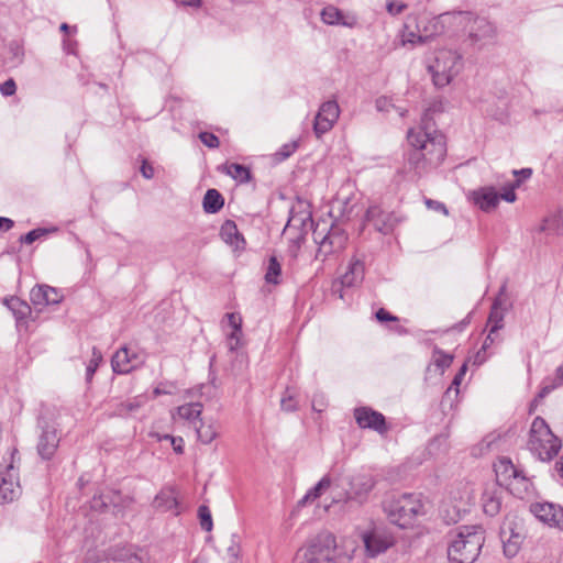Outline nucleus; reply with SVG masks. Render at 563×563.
<instances>
[{
    "instance_id": "obj_37",
    "label": "nucleus",
    "mask_w": 563,
    "mask_h": 563,
    "mask_svg": "<svg viewBox=\"0 0 563 563\" xmlns=\"http://www.w3.org/2000/svg\"><path fill=\"white\" fill-rule=\"evenodd\" d=\"M321 20L329 25L342 24L345 26H353V23L344 21L343 13L333 5H328L321 11Z\"/></svg>"
},
{
    "instance_id": "obj_20",
    "label": "nucleus",
    "mask_w": 563,
    "mask_h": 563,
    "mask_svg": "<svg viewBox=\"0 0 563 563\" xmlns=\"http://www.w3.org/2000/svg\"><path fill=\"white\" fill-rule=\"evenodd\" d=\"M139 364V358L135 353H132L128 347L118 350L111 360V366L114 373L128 374L134 369Z\"/></svg>"
},
{
    "instance_id": "obj_8",
    "label": "nucleus",
    "mask_w": 563,
    "mask_h": 563,
    "mask_svg": "<svg viewBox=\"0 0 563 563\" xmlns=\"http://www.w3.org/2000/svg\"><path fill=\"white\" fill-rule=\"evenodd\" d=\"M360 538L364 543L366 556L372 559L385 553L395 544L394 536L385 527L375 523L361 531Z\"/></svg>"
},
{
    "instance_id": "obj_58",
    "label": "nucleus",
    "mask_w": 563,
    "mask_h": 563,
    "mask_svg": "<svg viewBox=\"0 0 563 563\" xmlns=\"http://www.w3.org/2000/svg\"><path fill=\"white\" fill-rule=\"evenodd\" d=\"M141 174L146 179H152L154 177V167L145 159L141 166Z\"/></svg>"
},
{
    "instance_id": "obj_15",
    "label": "nucleus",
    "mask_w": 563,
    "mask_h": 563,
    "mask_svg": "<svg viewBox=\"0 0 563 563\" xmlns=\"http://www.w3.org/2000/svg\"><path fill=\"white\" fill-rule=\"evenodd\" d=\"M365 222L374 227V229L383 234H389L397 225V218L393 212H387L377 206L369 207Z\"/></svg>"
},
{
    "instance_id": "obj_57",
    "label": "nucleus",
    "mask_w": 563,
    "mask_h": 563,
    "mask_svg": "<svg viewBox=\"0 0 563 563\" xmlns=\"http://www.w3.org/2000/svg\"><path fill=\"white\" fill-rule=\"evenodd\" d=\"M426 206H427L429 209H432V210H435V211L442 212V213H443V214H445V216H448V214H449L446 207H445L442 202H440V201L432 200V199H427V200H426Z\"/></svg>"
},
{
    "instance_id": "obj_16",
    "label": "nucleus",
    "mask_w": 563,
    "mask_h": 563,
    "mask_svg": "<svg viewBox=\"0 0 563 563\" xmlns=\"http://www.w3.org/2000/svg\"><path fill=\"white\" fill-rule=\"evenodd\" d=\"M354 418L357 424L365 429H373L378 433H385L387 431L385 417L368 407H361L354 410Z\"/></svg>"
},
{
    "instance_id": "obj_39",
    "label": "nucleus",
    "mask_w": 563,
    "mask_h": 563,
    "mask_svg": "<svg viewBox=\"0 0 563 563\" xmlns=\"http://www.w3.org/2000/svg\"><path fill=\"white\" fill-rule=\"evenodd\" d=\"M503 319L504 316L499 311L497 302H495L488 318V324H490V333H495L503 328Z\"/></svg>"
},
{
    "instance_id": "obj_51",
    "label": "nucleus",
    "mask_w": 563,
    "mask_h": 563,
    "mask_svg": "<svg viewBox=\"0 0 563 563\" xmlns=\"http://www.w3.org/2000/svg\"><path fill=\"white\" fill-rule=\"evenodd\" d=\"M395 108V104L393 103V100L388 97H379L376 100V109L382 112H389L391 109Z\"/></svg>"
},
{
    "instance_id": "obj_25",
    "label": "nucleus",
    "mask_w": 563,
    "mask_h": 563,
    "mask_svg": "<svg viewBox=\"0 0 563 563\" xmlns=\"http://www.w3.org/2000/svg\"><path fill=\"white\" fill-rule=\"evenodd\" d=\"M203 406L200 402H188L176 408L172 412V419L176 422L178 420L187 421L196 427L197 421H200Z\"/></svg>"
},
{
    "instance_id": "obj_12",
    "label": "nucleus",
    "mask_w": 563,
    "mask_h": 563,
    "mask_svg": "<svg viewBox=\"0 0 563 563\" xmlns=\"http://www.w3.org/2000/svg\"><path fill=\"white\" fill-rule=\"evenodd\" d=\"M340 115V108L336 101L323 102L314 118L313 130L318 137L330 131Z\"/></svg>"
},
{
    "instance_id": "obj_3",
    "label": "nucleus",
    "mask_w": 563,
    "mask_h": 563,
    "mask_svg": "<svg viewBox=\"0 0 563 563\" xmlns=\"http://www.w3.org/2000/svg\"><path fill=\"white\" fill-rule=\"evenodd\" d=\"M384 510L390 522L400 528L412 527L418 518L427 514L426 503L420 494H402L391 497L385 501Z\"/></svg>"
},
{
    "instance_id": "obj_30",
    "label": "nucleus",
    "mask_w": 563,
    "mask_h": 563,
    "mask_svg": "<svg viewBox=\"0 0 563 563\" xmlns=\"http://www.w3.org/2000/svg\"><path fill=\"white\" fill-rule=\"evenodd\" d=\"M218 170L230 176L233 178L236 183L245 184L250 181L251 179V172L250 169L241 164L236 163H227L218 167Z\"/></svg>"
},
{
    "instance_id": "obj_21",
    "label": "nucleus",
    "mask_w": 563,
    "mask_h": 563,
    "mask_svg": "<svg viewBox=\"0 0 563 563\" xmlns=\"http://www.w3.org/2000/svg\"><path fill=\"white\" fill-rule=\"evenodd\" d=\"M153 507L161 512H170L177 516L179 514L178 494L172 487L162 489L154 498Z\"/></svg>"
},
{
    "instance_id": "obj_4",
    "label": "nucleus",
    "mask_w": 563,
    "mask_h": 563,
    "mask_svg": "<svg viewBox=\"0 0 563 563\" xmlns=\"http://www.w3.org/2000/svg\"><path fill=\"white\" fill-rule=\"evenodd\" d=\"M484 541L482 527H461L448 550L450 561L453 563H473L477 559Z\"/></svg>"
},
{
    "instance_id": "obj_1",
    "label": "nucleus",
    "mask_w": 563,
    "mask_h": 563,
    "mask_svg": "<svg viewBox=\"0 0 563 563\" xmlns=\"http://www.w3.org/2000/svg\"><path fill=\"white\" fill-rule=\"evenodd\" d=\"M411 151L408 164L415 169L435 167L442 163L446 154L444 136L437 130L418 126L407 133Z\"/></svg>"
},
{
    "instance_id": "obj_35",
    "label": "nucleus",
    "mask_w": 563,
    "mask_h": 563,
    "mask_svg": "<svg viewBox=\"0 0 563 563\" xmlns=\"http://www.w3.org/2000/svg\"><path fill=\"white\" fill-rule=\"evenodd\" d=\"M224 205L223 197L217 189H208L203 197V210L207 213L218 212Z\"/></svg>"
},
{
    "instance_id": "obj_6",
    "label": "nucleus",
    "mask_w": 563,
    "mask_h": 563,
    "mask_svg": "<svg viewBox=\"0 0 563 563\" xmlns=\"http://www.w3.org/2000/svg\"><path fill=\"white\" fill-rule=\"evenodd\" d=\"M462 57L454 51L440 49L430 66L433 82L438 87L448 86L462 70Z\"/></svg>"
},
{
    "instance_id": "obj_61",
    "label": "nucleus",
    "mask_w": 563,
    "mask_h": 563,
    "mask_svg": "<svg viewBox=\"0 0 563 563\" xmlns=\"http://www.w3.org/2000/svg\"><path fill=\"white\" fill-rule=\"evenodd\" d=\"M512 173L518 177L517 179H521V181L530 178L532 175V170L530 168H522L520 170H514Z\"/></svg>"
},
{
    "instance_id": "obj_47",
    "label": "nucleus",
    "mask_w": 563,
    "mask_h": 563,
    "mask_svg": "<svg viewBox=\"0 0 563 563\" xmlns=\"http://www.w3.org/2000/svg\"><path fill=\"white\" fill-rule=\"evenodd\" d=\"M407 8V3L402 1L390 0L386 3V10L393 16L401 14Z\"/></svg>"
},
{
    "instance_id": "obj_59",
    "label": "nucleus",
    "mask_w": 563,
    "mask_h": 563,
    "mask_svg": "<svg viewBox=\"0 0 563 563\" xmlns=\"http://www.w3.org/2000/svg\"><path fill=\"white\" fill-rule=\"evenodd\" d=\"M376 318L378 321H396L397 320V317L395 316H391L388 311H386L385 309H379L377 312H376Z\"/></svg>"
},
{
    "instance_id": "obj_27",
    "label": "nucleus",
    "mask_w": 563,
    "mask_h": 563,
    "mask_svg": "<svg viewBox=\"0 0 563 563\" xmlns=\"http://www.w3.org/2000/svg\"><path fill=\"white\" fill-rule=\"evenodd\" d=\"M58 441L57 433L54 429H45L37 444V450L42 457H52L58 446Z\"/></svg>"
},
{
    "instance_id": "obj_14",
    "label": "nucleus",
    "mask_w": 563,
    "mask_h": 563,
    "mask_svg": "<svg viewBox=\"0 0 563 563\" xmlns=\"http://www.w3.org/2000/svg\"><path fill=\"white\" fill-rule=\"evenodd\" d=\"M465 20V15L456 14V12H445L438 16L431 18L427 21L421 29L422 34H426V43L433 36L444 32L446 26L456 27V22Z\"/></svg>"
},
{
    "instance_id": "obj_24",
    "label": "nucleus",
    "mask_w": 563,
    "mask_h": 563,
    "mask_svg": "<svg viewBox=\"0 0 563 563\" xmlns=\"http://www.w3.org/2000/svg\"><path fill=\"white\" fill-rule=\"evenodd\" d=\"M311 223L312 218L309 206L303 201H298L297 205L294 206L290 210L287 227L303 230L308 224Z\"/></svg>"
},
{
    "instance_id": "obj_17",
    "label": "nucleus",
    "mask_w": 563,
    "mask_h": 563,
    "mask_svg": "<svg viewBox=\"0 0 563 563\" xmlns=\"http://www.w3.org/2000/svg\"><path fill=\"white\" fill-rule=\"evenodd\" d=\"M132 503L130 497H123L119 492L110 489L98 497H93L91 501V507L95 510H104L109 507H112L115 512H121L124 508H126Z\"/></svg>"
},
{
    "instance_id": "obj_19",
    "label": "nucleus",
    "mask_w": 563,
    "mask_h": 563,
    "mask_svg": "<svg viewBox=\"0 0 563 563\" xmlns=\"http://www.w3.org/2000/svg\"><path fill=\"white\" fill-rule=\"evenodd\" d=\"M30 299L34 307H44L49 305H58L63 296L59 291L47 285H38L32 288Z\"/></svg>"
},
{
    "instance_id": "obj_48",
    "label": "nucleus",
    "mask_w": 563,
    "mask_h": 563,
    "mask_svg": "<svg viewBox=\"0 0 563 563\" xmlns=\"http://www.w3.org/2000/svg\"><path fill=\"white\" fill-rule=\"evenodd\" d=\"M199 139L200 141L208 147L210 148H216L219 146L220 144V141L218 139V136H216L214 134L212 133H208V132H201L199 134Z\"/></svg>"
},
{
    "instance_id": "obj_5",
    "label": "nucleus",
    "mask_w": 563,
    "mask_h": 563,
    "mask_svg": "<svg viewBox=\"0 0 563 563\" xmlns=\"http://www.w3.org/2000/svg\"><path fill=\"white\" fill-rule=\"evenodd\" d=\"M561 440L554 435L544 419L536 417L531 423L528 448L541 461H551L561 449Z\"/></svg>"
},
{
    "instance_id": "obj_49",
    "label": "nucleus",
    "mask_w": 563,
    "mask_h": 563,
    "mask_svg": "<svg viewBox=\"0 0 563 563\" xmlns=\"http://www.w3.org/2000/svg\"><path fill=\"white\" fill-rule=\"evenodd\" d=\"M241 339H242V329L241 330H233L228 335V345L231 351H234L241 346Z\"/></svg>"
},
{
    "instance_id": "obj_9",
    "label": "nucleus",
    "mask_w": 563,
    "mask_h": 563,
    "mask_svg": "<svg viewBox=\"0 0 563 563\" xmlns=\"http://www.w3.org/2000/svg\"><path fill=\"white\" fill-rule=\"evenodd\" d=\"M495 472L499 485H506L507 488L516 496L522 498L523 494L528 492L530 483L528 478L519 471L511 461L500 459L495 464Z\"/></svg>"
},
{
    "instance_id": "obj_18",
    "label": "nucleus",
    "mask_w": 563,
    "mask_h": 563,
    "mask_svg": "<svg viewBox=\"0 0 563 563\" xmlns=\"http://www.w3.org/2000/svg\"><path fill=\"white\" fill-rule=\"evenodd\" d=\"M503 488L496 482H489L485 485L482 494V506L484 512L488 516H496L501 508Z\"/></svg>"
},
{
    "instance_id": "obj_13",
    "label": "nucleus",
    "mask_w": 563,
    "mask_h": 563,
    "mask_svg": "<svg viewBox=\"0 0 563 563\" xmlns=\"http://www.w3.org/2000/svg\"><path fill=\"white\" fill-rule=\"evenodd\" d=\"M21 495V486L16 470L9 465L0 472V503L7 504L18 499Z\"/></svg>"
},
{
    "instance_id": "obj_11",
    "label": "nucleus",
    "mask_w": 563,
    "mask_h": 563,
    "mask_svg": "<svg viewBox=\"0 0 563 563\" xmlns=\"http://www.w3.org/2000/svg\"><path fill=\"white\" fill-rule=\"evenodd\" d=\"M314 240L319 244L316 258L321 261H324L330 254L343 250L346 243V236L339 228H331L320 240L319 234L316 233Z\"/></svg>"
},
{
    "instance_id": "obj_42",
    "label": "nucleus",
    "mask_w": 563,
    "mask_h": 563,
    "mask_svg": "<svg viewBox=\"0 0 563 563\" xmlns=\"http://www.w3.org/2000/svg\"><path fill=\"white\" fill-rule=\"evenodd\" d=\"M556 384H553L551 386H544L538 394L534 401L543 399L548 394H550L558 385L563 384V364L556 368V375H555Z\"/></svg>"
},
{
    "instance_id": "obj_46",
    "label": "nucleus",
    "mask_w": 563,
    "mask_h": 563,
    "mask_svg": "<svg viewBox=\"0 0 563 563\" xmlns=\"http://www.w3.org/2000/svg\"><path fill=\"white\" fill-rule=\"evenodd\" d=\"M227 554L230 560V563H236L238 560L240 559L241 547L234 536L230 540V545L227 549Z\"/></svg>"
},
{
    "instance_id": "obj_10",
    "label": "nucleus",
    "mask_w": 563,
    "mask_h": 563,
    "mask_svg": "<svg viewBox=\"0 0 563 563\" xmlns=\"http://www.w3.org/2000/svg\"><path fill=\"white\" fill-rule=\"evenodd\" d=\"M456 14L465 15V20L456 22V27H462L474 44L484 45L495 37L496 29L487 19L470 12L457 11Z\"/></svg>"
},
{
    "instance_id": "obj_29",
    "label": "nucleus",
    "mask_w": 563,
    "mask_h": 563,
    "mask_svg": "<svg viewBox=\"0 0 563 563\" xmlns=\"http://www.w3.org/2000/svg\"><path fill=\"white\" fill-rule=\"evenodd\" d=\"M220 235L222 240L233 249L239 250L244 247V239L233 221L228 220L222 224Z\"/></svg>"
},
{
    "instance_id": "obj_31",
    "label": "nucleus",
    "mask_w": 563,
    "mask_h": 563,
    "mask_svg": "<svg viewBox=\"0 0 563 563\" xmlns=\"http://www.w3.org/2000/svg\"><path fill=\"white\" fill-rule=\"evenodd\" d=\"M332 485L330 476H323L312 488H310L306 495L298 501L299 507H303L318 499L324 492H327Z\"/></svg>"
},
{
    "instance_id": "obj_60",
    "label": "nucleus",
    "mask_w": 563,
    "mask_h": 563,
    "mask_svg": "<svg viewBox=\"0 0 563 563\" xmlns=\"http://www.w3.org/2000/svg\"><path fill=\"white\" fill-rule=\"evenodd\" d=\"M170 443L176 453L180 454L184 451V440L180 437L170 438Z\"/></svg>"
},
{
    "instance_id": "obj_36",
    "label": "nucleus",
    "mask_w": 563,
    "mask_h": 563,
    "mask_svg": "<svg viewBox=\"0 0 563 563\" xmlns=\"http://www.w3.org/2000/svg\"><path fill=\"white\" fill-rule=\"evenodd\" d=\"M3 303L12 311L16 320H23L31 313V307L27 302L18 297L5 298Z\"/></svg>"
},
{
    "instance_id": "obj_22",
    "label": "nucleus",
    "mask_w": 563,
    "mask_h": 563,
    "mask_svg": "<svg viewBox=\"0 0 563 563\" xmlns=\"http://www.w3.org/2000/svg\"><path fill=\"white\" fill-rule=\"evenodd\" d=\"M473 202L483 211L494 210L499 202V195L493 187H484L471 194Z\"/></svg>"
},
{
    "instance_id": "obj_26",
    "label": "nucleus",
    "mask_w": 563,
    "mask_h": 563,
    "mask_svg": "<svg viewBox=\"0 0 563 563\" xmlns=\"http://www.w3.org/2000/svg\"><path fill=\"white\" fill-rule=\"evenodd\" d=\"M500 536L503 541H507L505 544V553L507 555H514L517 551V544L521 540V533L515 532L514 522L510 519H506L500 528Z\"/></svg>"
},
{
    "instance_id": "obj_23",
    "label": "nucleus",
    "mask_w": 563,
    "mask_h": 563,
    "mask_svg": "<svg viewBox=\"0 0 563 563\" xmlns=\"http://www.w3.org/2000/svg\"><path fill=\"white\" fill-rule=\"evenodd\" d=\"M410 20L416 22V19L413 16H408L407 21L404 23L402 29L399 32V40L401 46L424 44L427 35L422 34V30L418 24L412 26L409 23Z\"/></svg>"
},
{
    "instance_id": "obj_53",
    "label": "nucleus",
    "mask_w": 563,
    "mask_h": 563,
    "mask_svg": "<svg viewBox=\"0 0 563 563\" xmlns=\"http://www.w3.org/2000/svg\"><path fill=\"white\" fill-rule=\"evenodd\" d=\"M521 185V179H517L514 185H511L508 189L505 190L504 194L499 196V198H503L507 202H514L517 198L515 194V188L519 187Z\"/></svg>"
},
{
    "instance_id": "obj_43",
    "label": "nucleus",
    "mask_w": 563,
    "mask_h": 563,
    "mask_svg": "<svg viewBox=\"0 0 563 563\" xmlns=\"http://www.w3.org/2000/svg\"><path fill=\"white\" fill-rule=\"evenodd\" d=\"M142 405H143V401L137 398H135L133 400H128L125 402H121L118 406L117 415L123 416V415L136 411Z\"/></svg>"
},
{
    "instance_id": "obj_54",
    "label": "nucleus",
    "mask_w": 563,
    "mask_h": 563,
    "mask_svg": "<svg viewBox=\"0 0 563 563\" xmlns=\"http://www.w3.org/2000/svg\"><path fill=\"white\" fill-rule=\"evenodd\" d=\"M44 233H45V230H42V229L32 230L21 238V242L26 243V244H32Z\"/></svg>"
},
{
    "instance_id": "obj_52",
    "label": "nucleus",
    "mask_w": 563,
    "mask_h": 563,
    "mask_svg": "<svg viewBox=\"0 0 563 563\" xmlns=\"http://www.w3.org/2000/svg\"><path fill=\"white\" fill-rule=\"evenodd\" d=\"M549 527L558 528L563 531V506H556L553 520L550 521Z\"/></svg>"
},
{
    "instance_id": "obj_63",
    "label": "nucleus",
    "mask_w": 563,
    "mask_h": 563,
    "mask_svg": "<svg viewBox=\"0 0 563 563\" xmlns=\"http://www.w3.org/2000/svg\"><path fill=\"white\" fill-rule=\"evenodd\" d=\"M13 227V221L9 218L0 217V228L4 230H10Z\"/></svg>"
},
{
    "instance_id": "obj_41",
    "label": "nucleus",
    "mask_w": 563,
    "mask_h": 563,
    "mask_svg": "<svg viewBox=\"0 0 563 563\" xmlns=\"http://www.w3.org/2000/svg\"><path fill=\"white\" fill-rule=\"evenodd\" d=\"M101 362H102L101 352L98 349L93 347L92 349V357L89 361V364H88L87 371H86L87 380H90L92 378L95 372L97 371V368Z\"/></svg>"
},
{
    "instance_id": "obj_64",
    "label": "nucleus",
    "mask_w": 563,
    "mask_h": 563,
    "mask_svg": "<svg viewBox=\"0 0 563 563\" xmlns=\"http://www.w3.org/2000/svg\"><path fill=\"white\" fill-rule=\"evenodd\" d=\"M486 360V356H485V351L481 350L476 353L475 357H474V364L475 365H481L485 362Z\"/></svg>"
},
{
    "instance_id": "obj_2",
    "label": "nucleus",
    "mask_w": 563,
    "mask_h": 563,
    "mask_svg": "<svg viewBox=\"0 0 563 563\" xmlns=\"http://www.w3.org/2000/svg\"><path fill=\"white\" fill-rule=\"evenodd\" d=\"M352 555L343 551L336 538L329 531H322L301 547L296 563H350Z\"/></svg>"
},
{
    "instance_id": "obj_62",
    "label": "nucleus",
    "mask_w": 563,
    "mask_h": 563,
    "mask_svg": "<svg viewBox=\"0 0 563 563\" xmlns=\"http://www.w3.org/2000/svg\"><path fill=\"white\" fill-rule=\"evenodd\" d=\"M466 369H467V365H466V364H463V365H462V367H461V369H460V372L455 375V377H454V379H453V382H452V385H454V386H456V387H457V386L461 384L462 378H463V376H464V375H465V373H466Z\"/></svg>"
},
{
    "instance_id": "obj_34",
    "label": "nucleus",
    "mask_w": 563,
    "mask_h": 563,
    "mask_svg": "<svg viewBox=\"0 0 563 563\" xmlns=\"http://www.w3.org/2000/svg\"><path fill=\"white\" fill-rule=\"evenodd\" d=\"M556 506L553 503H534L530 506V511L537 519L549 526L553 520Z\"/></svg>"
},
{
    "instance_id": "obj_33",
    "label": "nucleus",
    "mask_w": 563,
    "mask_h": 563,
    "mask_svg": "<svg viewBox=\"0 0 563 563\" xmlns=\"http://www.w3.org/2000/svg\"><path fill=\"white\" fill-rule=\"evenodd\" d=\"M537 230L539 232L563 234V210L544 218Z\"/></svg>"
},
{
    "instance_id": "obj_44",
    "label": "nucleus",
    "mask_w": 563,
    "mask_h": 563,
    "mask_svg": "<svg viewBox=\"0 0 563 563\" xmlns=\"http://www.w3.org/2000/svg\"><path fill=\"white\" fill-rule=\"evenodd\" d=\"M280 406L284 411L291 412L297 409V400L295 395L287 389L280 399Z\"/></svg>"
},
{
    "instance_id": "obj_32",
    "label": "nucleus",
    "mask_w": 563,
    "mask_h": 563,
    "mask_svg": "<svg viewBox=\"0 0 563 563\" xmlns=\"http://www.w3.org/2000/svg\"><path fill=\"white\" fill-rule=\"evenodd\" d=\"M199 422V427H195L197 438L201 443L210 444L219 435L217 422L214 420L203 421L202 419Z\"/></svg>"
},
{
    "instance_id": "obj_40",
    "label": "nucleus",
    "mask_w": 563,
    "mask_h": 563,
    "mask_svg": "<svg viewBox=\"0 0 563 563\" xmlns=\"http://www.w3.org/2000/svg\"><path fill=\"white\" fill-rule=\"evenodd\" d=\"M432 360L433 363L443 371L451 365L453 356L451 354L444 353L439 349H434Z\"/></svg>"
},
{
    "instance_id": "obj_38",
    "label": "nucleus",
    "mask_w": 563,
    "mask_h": 563,
    "mask_svg": "<svg viewBox=\"0 0 563 563\" xmlns=\"http://www.w3.org/2000/svg\"><path fill=\"white\" fill-rule=\"evenodd\" d=\"M282 274V266L275 256L269 257L265 273V280L268 284H278Z\"/></svg>"
},
{
    "instance_id": "obj_55",
    "label": "nucleus",
    "mask_w": 563,
    "mask_h": 563,
    "mask_svg": "<svg viewBox=\"0 0 563 563\" xmlns=\"http://www.w3.org/2000/svg\"><path fill=\"white\" fill-rule=\"evenodd\" d=\"M227 319L230 324V327L233 330H241L242 329V317L239 313L231 312L227 313Z\"/></svg>"
},
{
    "instance_id": "obj_7",
    "label": "nucleus",
    "mask_w": 563,
    "mask_h": 563,
    "mask_svg": "<svg viewBox=\"0 0 563 563\" xmlns=\"http://www.w3.org/2000/svg\"><path fill=\"white\" fill-rule=\"evenodd\" d=\"M376 485L375 478L367 473H357L347 476L341 484L343 493L333 498V503L355 501L363 505L368 500L371 492Z\"/></svg>"
},
{
    "instance_id": "obj_28",
    "label": "nucleus",
    "mask_w": 563,
    "mask_h": 563,
    "mask_svg": "<svg viewBox=\"0 0 563 563\" xmlns=\"http://www.w3.org/2000/svg\"><path fill=\"white\" fill-rule=\"evenodd\" d=\"M364 277V265L360 260H352L347 271L341 276L340 284L343 287H353L362 282Z\"/></svg>"
},
{
    "instance_id": "obj_45",
    "label": "nucleus",
    "mask_w": 563,
    "mask_h": 563,
    "mask_svg": "<svg viewBox=\"0 0 563 563\" xmlns=\"http://www.w3.org/2000/svg\"><path fill=\"white\" fill-rule=\"evenodd\" d=\"M198 515L200 518L201 528L206 531H210L212 529V519L209 508L207 506H200L198 509Z\"/></svg>"
},
{
    "instance_id": "obj_50",
    "label": "nucleus",
    "mask_w": 563,
    "mask_h": 563,
    "mask_svg": "<svg viewBox=\"0 0 563 563\" xmlns=\"http://www.w3.org/2000/svg\"><path fill=\"white\" fill-rule=\"evenodd\" d=\"M114 559H118V560H123V559H126L129 561V563H146L145 560H146V554L141 552V553H130L128 555V551H125L124 554H120L118 556H115Z\"/></svg>"
},
{
    "instance_id": "obj_56",
    "label": "nucleus",
    "mask_w": 563,
    "mask_h": 563,
    "mask_svg": "<svg viewBox=\"0 0 563 563\" xmlns=\"http://www.w3.org/2000/svg\"><path fill=\"white\" fill-rule=\"evenodd\" d=\"M16 85L13 79H8L0 86V91L3 96H12L15 93Z\"/></svg>"
}]
</instances>
